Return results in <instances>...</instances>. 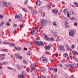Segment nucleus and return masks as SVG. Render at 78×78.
<instances>
[{"mask_svg": "<svg viewBox=\"0 0 78 78\" xmlns=\"http://www.w3.org/2000/svg\"><path fill=\"white\" fill-rule=\"evenodd\" d=\"M45 48L46 50H50V46L49 45L48 46H46L45 47Z\"/></svg>", "mask_w": 78, "mask_h": 78, "instance_id": "a211bd4d", "label": "nucleus"}, {"mask_svg": "<svg viewBox=\"0 0 78 78\" xmlns=\"http://www.w3.org/2000/svg\"><path fill=\"white\" fill-rule=\"evenodd\" d=\"M23 62H24V64H27V62H26V61H25V60H23Z\"/></svg>", "mask_w": 78, "mask_h": 78, "instance_id": "3c124183", "label": "nucleus"}, {"mask_svg": "<svg viewBox=\"0 0 78 78\" xmlns=\"http://www.w3.org/2000/svg\"><path fill=\"white\" fill-rule=\"evenodd\" d=\"M6 25L7 26H9L10 25V24L9 22H7L6 23Z\"/></svg>", "mask_w": 78, "mask_h": 78, "instance_id": "8fccbe9b", "label": "nucleus"}, {"mask_svg": "<svg viewBox=\"0 0 78 78\" xmlns=\"http://www.w3.org/2000/svg\"><path fill=\"white\" fill-rule=\"evenodd\" d=\"M69 35L71 36H73L74 35V32L73 30H70L69 31Z\"/></svg>", "mask_w": 78, "mask_h": 78, "instance_id": "1a4fd4ad", "label": "nucleus"}, {"mask_svg": "<svg viewBox=\"0 0 78 78\" xmlns=\"http://www.w3.org/2000/svg\"><path fill=\"white\" fill-rule=\"evenodd\" d=\"M5 55L4 54H2L0 55V58H1V57H3V56H5Z\"/></svg>", "mask_w": 78, "mask_h": 78, "instance_id": "a18cd8bd", "label": "nucleus"}, {"mask_svg": "<svg viewBox=\"0 0 78 78\" xmlns=\"http://www.w3.org/2000/svg\"><path fill=\"white\" fill-rule=\"evenodd\" d=\"M31 12H32V13L34 15L37 14V11L36 10H31Z\"/></svg>", "mask_w": 78, "mask_h": 78, "instance_id": "4468645a", "label": "nucleus"}, {"mask_svg": "<svg viewBox=\"0 0 78 78\" xmlns=\"http://www.w3.org/2000/svg\"><path fill=\"white\" fill-rule=\"evenodd\" d=\"M36 63L33 65V66L32 67V69L33 70L34 72H35V71L36 70Z\"/></svg>", "mask_w": 78, "mask_h": 78, "instance_id": "0eeeda50", "label": "nucleus"}, {"mask_svg": "<svg viewBox=\"0 0 78 78\" xmlns=\"http://www.w3.org/2000/svg\"><path fill=\"white\" fill-rule=\"evenodd\" d=\"M42 78H46V77L44 76H43Z\"/></svg>", "mask_w": 78, "mask_h": 78, "instance_id": "0e129e2a", "label": "nucleus"}, {"mask_svg": "<svg viewBox=\"0 0 78 78\" xmlns=\"http://www.w3.org/2000/svg\"><path fill=\"white\" fill-rule=\"evenodd\" d=\"M58 9H53L52 10V12L54 14H57V13L58 12Z\"/></svg>", "mask_w": 78, "mask_h": 78, "instance_id": "f8f14e48", "label": "nucleus"}, {"mask_svg": "<svg viewBox=\"0 0 78 78\" xmlns=\"http://www.w3.org/2000/svg\"><path fill=\"white\" fill-rule=\"evenodd\" d=\"M3 3L4 5L5 6H6V7H8V5H7V2H4Z\"/></svg>", "mask_w": 78, "mask_h": 78, "instance_id": "393cba45", "label": "nucleus"}, {"mask_svg": "<svg viewBox=\"0 0 78 78\" xmlns=\"http://www.w3.org/2000/svg\"><path fill=\"white\" fill-rule=\"evenodd\" d=\"M66 62V60L65 59H63L62 61V63H64V62Z\"/></svg>", "mask_w": 78, "mask_h": 78, "instance_id": "de8ad7c7", "label": "nucleus"}, {"mask_svg": "<svg viewBox=\"0 0 78 78\" xmlns=\"http://www.w3.org/2000/svg\"><path fill=\"white\" fill-rule=\"evenodd\" d=\"M21 9L23 11H24V12H28V11H27V9H26L22 8Z\"/></svg>", "mask_w": 78, "mask_h": 78, "instance_id": "6ab92c4d", "label": "nucleus"}, {"mask_svg": "<svg viewBox=\"0 0 78 78\" xmlns=\"http://www.w3.org/2000/svg\"><path fill=\"white\" fill-rule=\"evenodd\" d=\"M57 46H58V48H60V50L61 51H65V49H64V46H62L61 47H60V46H59V45L57 44Z\"/></svg>", "mask_w": 78, "mask_h": 78, "instance_id": "9d476101", "label": "nucleus"}, {"mask_svg": "<svg viewBox=\"0 0 78 78\" xmlns=\"http://www.w3.org/2000/svg\"><path fill=\"white\" fill-rule=\"evenodd\" d=\"M65 24L66 25L65 27L66 28H68L69 27V24L67 22H65Z\"/></svg>", "mask_w": 78, "mask_h": 78, "instance_id": "b1692460", "label": "nucleus"}, {"mask_svg": "<svg viewBox=\"0 0 78 78\" xmlns=\"http://www.w3.org/2000/svg\"><path fill=\"white\" fill-rule=\"evenodd\" d=\"M27 54L28 55H31V54H30V51H28L27 52Z\"/></svg>", "mask_w": 78, "mask_h": 78, "instance_id": "09e8293b", "label": "nucleus"}, {"mask_svg": "<svg viewBox=\"0 0 78 78\" xmlns=\"http://www.w3.org/2000/svg\"><path fill=\"white\" fill-rule=\"evenodd\" d=\"M15 48L16 50H17V51H19L20 49H21V48L20 47H19L18 48H17L16 47H15Z\"/></svg>", "mask_w": 78, "mask_h": 78, "instance_id": "5701e85b", "label": "nucleus"}, {"mask_svg": "<svg viewBox=\"0 0 78 78\" xmlns=\"http://www.w3.org/2000/svg\"><path fill=\"white\" fill-rule=\"evenodd\" d=\"M52 70H53V67H50L49 68V70L51 71Z\"/></svg>", "mask_w": 78, "mask_h": 78, "instance_id": "7c9ffc66", "label": "nucleus"}, {"mask_svg": "<svg viewBox=\"0 0 78 78\" xmlns=\"http://www.w3.org/2000/svg\"><path fill=\"white\" fill-rule=\"evenodd\" d=\"M72 48H75V46H73V45L72 46Z\"/></svg>", "mask_w": 78, "mask_h": 78, "instance_id": "13d9d810", "label": "nucleus"}, {"mask_svg": "<svg viewBox=\"0 0 78 78\" xmlns=\"http://www.w3.org/2000/svg\"><path fill=\"white\" fill-rule=\"evenodd\" d=\"M40 61H42L43 62H44V63H47V62L48 61L47 58L43 57H42L40 58Z\"/></svg>", "mask_w": 78, "mask_h": 78, "instance_id": "f03ea898", "label": "nucleus"}, {"mask_svg": "<svg viewBox=\"0 0 78 78\" xmlns=\"http://www.w3.org/2000/svg\"><path fill=\"white\" fill-rule=\"evenodd\" d=\"M35 31H36V30H34L30 32V33L32 34V35H33V34H34V33H35Z\"/></svg>", "mask_w": 78, "mask_h": 78, "instance_id": "412c9836", "label": "nucleus"}, {"mask_svg": "<svg viewBox=\"0 0 78 78\" xmlns=\"http://www.w3.org/2000/svg\"><path fill=\"white\" fill-rule=\"evenodd\" d=\"M51 33H52L53 37H57V34L56 32L54 30H52Z\"/></svg>", "mask_w": 78, "mask_h": 78, "instance_id": "423d86ee", "label": "nucleus"}, {"mask_svg": "<svg viewBox=\"0 0 78 78\" xmlns=\"http://www.w3.org/2000/svg\"><path fill=\"white\" fill-rule=\"evenodd\" d=\"M20 28H22V27H23V26L22 25V24H21L20 26Z\"/></svg>", "mask_w": 78, "mask_h": 78, "instance_id": "bf43d9fd", "label": "nucleus"}, {"mask_svg": "<svg viewBox=\"0 0 78 78\" xmlns=\"http://www.w3.org/2000/svg\"><path fill=\"white\" fill-rule=\"evenodd\" d=\"M63 56L64 57H66V58H67L68 56V55H67V53H64Z\"/></svg>", "mask_w": 78, "mask_h": 78, "instance_id": "bb28decb", "label": "nucleus"}, {"mask_svg": "<svg viewBox=\"0 0 78 78\" xmlns=\"http://www.w3.org/2000/svg\"><path fill=\"white\" fill-rule=\"evenodd\" d=\"M45 16V12H42L41 14V16L42 17H44Z\"/></svg>", "mask_w": 78, "mask_h": 78, "instance_id": "dca6fc26", "label": "nucleus"}, {"mask_svg": "<svg viewBox=\"0 0 78 78\" xmlns=\"http://www.w3.org/2000/svg\"><path fill=\"white\" fill-rule=\"evenodd\" d=\"M51 6V5L49 4L48 5V8H49V7H50Z\"/></svg>", "mask_w": 78, "mask_h": 78, "instance_id": "052dcab7", "label": "nucleus"}, {"mask_svg": "<svg viewBox=\"0 0 78 78\" xmlns=\"http://www.w3.org/2000/svg\"><path fill=\"white\" fill-rule=\"evenodd\" d=\"M1 51H6V50L4 49H1Z\"/></svg>", "mask_w": 78, "mask_h": 78, "instance_id": "58836bf2", "label": "nucleus"}, {"mask_svg": "<svg viewBox=\"0 0 78 78\" xmlns=\"http://www.w3.org/2000/svg\"><path fill=\"white\" fill-rule=\"evenodd\" d=\"M47 23V21L45 20H44V19H42L40 20V24H39V25L40 26V27H44V26H45V24Z\"/></svg>", "mask_w": 78, "mask_h": 78, "instance_id": "f257e3e1", "label": "nucleus"}, {"mask_svg": "<svg viewBox=\"0 0 78 78\" xmlns=\"http://www.w3.org/2000/svg\"><path fill=\"white\" fill-rule=\"evenodd\" d=\"M6 64H8V62H3L2 63V66H4Z\"/></svg>", "mask_w": 78, "mask_h": 78, "instance_id": "4be33fe9", "label": "nucleus"}, {"mask_svg": "<svg viewBox=\"0 0 78 78\" xmlns=\"http://www.w3.org/2000/svg\"><path fill=\"white\" fill-rule=\"evenodd\" d=\"M73 55H78V53L75 51H73Z\"/></svg>", "mask_w": 78, "mask_h": 78, "instance_id": "a878e982", "label": "nucleus"}, {"mask_svg": "<svg viewBox=\"0 0 78 78\" xmlns=\"http://www.w3.org/2000/svg\"><path fill=\"white\" fill-rule=\"evenodd\" d=\"M7 69H10V70H12V68H10L9 67H7Z\"/></svg>", "mask_w": 78, "mask_h": 78, "instance_id": "5fc2aeb1", "label": "nucleus"}, {"mask_svg": "<svg viewBox=\"0 0 78 78\" xmlns=\"http://www.w3.org/2000/svg\"><path fill=\"white\" fill-rule=\"evenodd\" d=\"M70 19L71 20H75V19L74 17H71L70 18Z\"/></svg>", "mask_w": 78, "mask_h": 78, "instance_id": "c756f323", "label": "nucleus"}, {"mask_svg": "<svg viewBox=\"0 0 78 78\" xmlns=\"http://www.w3.org/2000/svg\"><path fill=\"white\" fill-rule=\"evenodd\" d=\"M27 3H28V0H26L24 2L25 5H27Z\"/></svg>", "mask_w": 78, "mask_h": 78, "instance_id": "c03bdc74", "label": "nucleus"}, {"mask_svg": "<svg viewBox=\"0 0 78 78\" xmlns=\"http://www.w3.org/2000/svg\"><path fill=\"white\" fill-rule=\"evenodd\" d=\"M9 22H12L11 19H9Z\"/></svg>", "mask_w": 78, "mask_h": 78, "instance_id": "69168bd1", "label": "nucleus"}, {"mask_svg": "<svg viewBox=\"0 0 78 78\" xmlns=\"http://www.w3.org/2000/svg\"><path fill=\"white\" fill-rule=\"evenodd\" d=\"M49 39L51 41H54V38L53 37L50 38Z\"/></svg>", "mask_w": 78, "mask_h": 78, "instance_id": "e433bc0d", "label": "nucleus"}, {"mask_svg": "<svg viewBox=\"0 0 78 78\" xmlns=\"http://www.w3.org/2000/svg\"><path fill=\"white\" fill-rule=\"evenodd\" d=\"M17 26V24H15L13 25V26H14V27H16Z\"/></svg>", "mask_w": 78, "mask_h": 78, "instance_id": "774afa93", "label": "nucleus"}, {"mask_svg": "<svg viewBox=\"0 0 78 78\" xmlns=\"http://www.w3.org/2000/svg\"><path fill=\"white\" fill-rule=\"evenodd\" d=\"M35 29L37 32H39L40 31V28L39 27H36Z\"/></svg>", "mask_w": 78, "mask_h": 78, "instance_id": "aec40b11", "label": "nucleus"}, {"mask_svg": "<svg viewBox=\"0 0 78 78\" xmlns=\"http://www.w3.org/2000/svg\"><path fill=\"white\" fill-rule=\"evenodd\" d=\"M15 55L16 56L17 58H19L20 59H22V57L20 56V54H15Z\"/></svg>", "mask_w": 78, "mask_h": 78, "instance_id": "6e6552de", "label": "nucleus"}, {"mask_svg": "<svg viewBox=\"0 0 78 78\" xmlns=\"http://www.w3.org/2000/svg\"><path fill=\"white\" fill-rule=\"evenodd\" d=\"M0 17L1 18V20H2L3 19V16H2V15H1L0 16Z\"/></svg>", "mask_w": 78, "mask_h": 78, "instance_id": "864d4df0", "label": "nucleus"}, {"mask_svg": "<svg viewBox=\"0 0 78 78\" xmlns=\"http://www.w3.org/2000/svg\"><path fill=\"white\" fill-rule=\"evenodd\" d=\"M74 4L76 6L78 7V4L77 3V2H74Z\"/></svg>", "mask_w": 78, "mask_h": 78, "instance_id": "473e14b6", "label": "nucleus"}, {"mask_svg": "<svg viewBox=\"0 0 78 78\" xmlns=\"http://www.w3.org/2000/svg\"><path fill=\"white\" fill-rule=\"evenodd\" d=\"M18 78H24V76H23L22 75H19L18 76Z\"/></svg>", "mask_w": 78, "mask_h": 78, "instance_id": "cd10ccee", "label": "nucleus"}, {"mask_svg": "<svg viewBox=\"0 0 78 78\" xmlns=\"http://www.w3.org/2000/svg\"><path fill=\"white\" fill-rule=\"evenodd\" d=\"M53 25H54V26H57V24H56V23L55 22H54L53 23Z\"/></svg>", "mask_w": 78, "mask_h": 78, "instance_id": "37998d69", "label": "nucleus"}, {"mask_svg": "<svg viewBox=\"0 0 78 78\" xmlns=\"http://www.w3.org/2000/svg\"><path fill=\"white\" fill-rule=\"evenodd\" d=\"M36 39L37 40H39V39H40V38L39 37H37L36 38Z\"/></svg>", "mask_w": 78, "mask_h": 78, "instance_id": "4d7b16f0", "label": "nucleus"}, {"mask_svg": "<svg viewBox=\"0 0 78 78\" xmlns=\"http://www.w3.org/2000/svg\"><path fill=\"white\" fill-rule=\"evenodd\" d=\"M54 71L55 72H57V68H55V69H54Z\"/></svg>", "mask_w": 78, "mask_h": 78, "instance_id": "603ef678", "label": "nucleus"}, {"mask_svg": "<svg viewBox=\"0 0 78 78\" xmlns=\"http://www.w3.org/2000/svg\"><path fill=\"white\" fill-rule=\"evenodd\" d=\"M24 50L25 51L27 50V48H24Z\"/></svg>", "mask_w": 78, "mask_h": 78, "instance_id": "680f3d73", "label": "nucleus"}, {"mask_svg": "<svg viewBox=\"0 0 78 78\" xmlns=\"http://www.w3.org/2000/svg\"><path fill=\"white\" fill-rule=\"evenodd\" d=\"M18 19L19 20H20L21 21H22V18L20 16H19V17L18 18Z\"/></svg>", "mask_w": 78, "mask_h": 78, "instance_id": "4c0bfd02", "label": "nucleus"}, {"mask_svg": "<svg viewBox=\"0 0 78 78\" xmlns=\"http://www.w3.org/2000/svg\"><path fill=\"white\" fill-rule=\"evenodd\" d=\"M15 45V44H9V46L10 47H12L13 46H14Z\"/></svg>", "mask_w": 78, "mask_h": 78, "instance_id": "f704fd0d", "label": "nucleus"}, {"mask_svg": "<svg viewBox=\"0 0 78 78\" xmlns=\"http://www.w3.org/2000/svg\"><path fill=\"white\" fill-rule=\"evenodd\" d=\"M41 71L42 72H45V70H44V69H43V68H41Z\"/></svg>", "mask_w": 78, "mask_h": 78, "instance_id": "2f4dec72", "label": "nucleus"}, {"mask_svg": "<svg viewBox=\"0 0 78 78\" xmlns=\"http://www.w3.org/2000/svg\"><path fill=\"white\" fill-rule=\"evenodd\" d=\"M74 60L75 61H76L78 62V58H77L75 57L74 58Z\"/></svg>", "mask_w": 78, "mask_h": 78, "instance_id": "79ce46f5", "label": "nucleus"}, {"mask_svg": "<svg viewBox=\"0 0 78 78\" xmlns=\"http://www.w3.org/2000/svg\"><path fill=\"white\" fill-rule=\"evenodd\" d=\"M25 72H22V75H23V76H25Z\"/></svg>", "mask_w": 78, "mask_h": 78, "instance_id": "ea45409f", "label": "nucleus"}, {"mask_svg": "<svg viewBox=\"0 0 78 78\" xmlns=\"http://www.w3.org/2000/svg\"><path fill=\"white\" fill-rule=\"evenodd\" d=\"M66 47H67L66 50H67V51H70L71 49L70 48L69 46L67 44H66Z\"/></svg>", "mask_w": 78, "mask_h": 78, "instance_id": "2eb2a0df", "label": "nucleus"}, {"mask_svg": "<svg viewBox=\"0 0 78 78\" xmlns=\"http://www.w3.org/2000/svg\"><path fill=\"white\" fill-rule=\"evenodd\" d=\"M3 44H7V45H9V44H10V43L4 42L3 43Z\"/></svg>", "mask_w": 78, "mask_h": 78, "instance_id": "72a5a7b5", "label": "nucleus"}, {"mask_svg": "<svg viewBox=\"0 0 78 78\" xmlns=\"http://www.w3.org/2000/svg\"><path fill=\"white\" fill-rule=\"evenodd\" d=\"M36 3L38 6H40L42 4V3H41V2L39 0H37L36 2Z\"/></svg>", "mask_w": 78, "mask_h": 78, "instance_id": "9b49d317", "label": "nucleus"}, {"mask_svg": "<svg viewBox=\"0 0 78 78\" xmlns=\"http://www.w3.org/2000/svg\"><path fill=\"white\" fill-rule=\"evenodd\" d=\"M16 32V30H14L13 32V33H15Z\"/></svg>", "mask_w": 78, "mask_h": 78, "instance_id": "338daca9", "label": "nucleus"}, {"mask_svg": "<svg viewBox=\"0 0 78 78\" xmlns=\"http://www.w3.org/2000/svg\"><path fill=\"white\" fill-rule=\"evenodd\" d=\"M36 43L37 46H41V45L44 46V44L42 41H36Z\"/></svg>", "mask_w": 78, "mask_h": 78, "instance_id": "7ed1b4c3", "label": "nucleus"}, {"mask_svg": "<svg viewBox=\"0 0 78 78\" xmlns=\"http://www.w3.org/2000/svg\"><path fill=\"white\" fill-rule=\"evenodd\" d=\"M66 66L67 67H70L72 69H75V66H74L73 65H66Z\"/></svg>", "mask_w": 78, "mask_h": 78, "instance_id": "ddd939ff", "label": "nucleus"}, {"mask_svg": "<svg viewBox=\"0 0 78 78\" xmlns=\"http://www.w3.org/2000/svg\"><path fill=\"white\" fill-rule=\"evenodd\" d=\"M42 36H43V37H44L45 39H46L47 41H50V39H49V37H48V36L47 35L45 34H42Z\"/></svg>", "mask_w": 78, "mask_h": 78, "instance_id": "39448f33", "label": "nucleus"}, {"mask_svg": "<svg viewBox=\"0 0 78 78\" xmlns=\"http://www.w3.org/2000/svg\"><path fill=\"white\" fill-rule=\"evenodd\" d=\"M55 56L56 57H58V54L57 53H55Z\"/></svg>", "mask_w": 78, "mask_h": 78, "instance_id": "6e6d98bb", "label": "nucleus"}, {"mask_svg": "<svg viewBox=\"0 0 78 78\" xmlns=\"http://www.w3.org/2000/svg\"><path fill=\"white\" fill-rule=\"evenodd\" d=\"M6 23V22L5 21H2L1 23L0 24V27H1V26H3V24H4V23Z\"/></svg>", "mask_w": 78, "mask_h": 78, "instance_id": "f3484780", "label": "nucleus"}, {"mask_svg": "<svg viewBox=\"0 0 78 78\" xmlns=\"http://www.w3.org/2000/svg\"><path fill=\"white\" fill-rule=\"evenodd\" d=\"M51 78H53V74H51Z\"/></svg>", "mask_w": 78, "mask_h": 78, "instance_id": "e2e57ef3", "label": "nucleus"}, {"mask_svg": "<svg viewBox=\"0 0 78 78\" xmlns=\"http://www.w3.org/2000/svg\"><path fill=\"white\" fill-rule=\"evenodd\" d=\"M63 12L65 14H66L67 15V17L68 18L70 17V15H69V12L66 9H64V10Z\"/></svg>", "mask_w": 78, "mask_h": 78, "instance_id": "20e7f679", "label": "nucleus"}, {"mask_svg": "<svg viewBox=\"0 0 78 78\" xmlns=\"http://www.w3.org/2000/svg\"><path fill=\"white\" fill-rule=\"evenodd\" d=\"M74 26L77 27V26L78 25V23H76V22H75L74 23Z\"/></svg>", "mask_w": 78, "mask_h": 78, "instance_id": "a19ab883", "label": "nucleus"}, {"mask_svg": "<svg viewBox=\"0 0 78 78\" xmlns=\"http://www.w3.org/2000/svg\"><path fill=\"white\" fill-rule=\"evenodd\" d=\"M69 14L71 15H73L74 14V12L73 11H70L69 12Z\"/></svg>", "mask_w": 78, "mask_h": 78, "instance_id": "c85d7f7f", "label": "nucleus"}, {"mask_svg": "<svg viewBox=\"0 0 78 78\" xmlns=\"http://www.w3.org/2000/svg\"><path fill=\"white\" fill-rule=\"evenodd\" d=\"M19 17V15H16L15 16V18L16 19L17 18H18Z\"/></svg>", "mask_w": 78, "mask_h": 78, "instance_id": "c9c22d12", "label": "nucleus"}, {"mask_svg": "<svg viewBox=\"0 0 78 78\" xmlns=\"http://www.w3.org/2000/svg\"><path fill=\"white\" fill-rule=\"evenodd\" d=\"M26 71L27 72H29L30 71V68H27L26 69Z\"/></svg>", "mask_w": 78, "mask_h": 78, "instance_id": "49530a36", "label": "nucleus"}]
</instances>
